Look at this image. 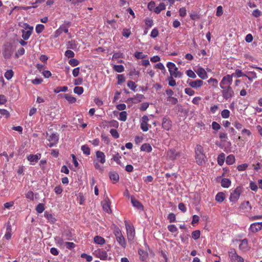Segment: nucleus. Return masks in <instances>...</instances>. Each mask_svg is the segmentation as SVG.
<instances>
[{
    "label": "nucleus",
    "instance_id": "nucleus-18",
    "mask_svg": "<svg viewBox=\"0 0 262 262\" xmlns=\"http://www.w3.org/2000/svg\"><path fill=\"white\" fill-rule=\"evenodd\" d=\"M41 158V154H37L36 155H29L27 156V159L30 161L31 164H33L34 162L36 163Z\"/></svg>",
    "mask_w": 262,
    "mask_h": 262
},
{
    "label": "nucleus",
    "instance_id": "nucleus-52",
    "mask_svg": "<svg viewBox=\"0 0 262 262\" xmlns=\"http://www.w3.org/2000/svg\"><path fill=\"white\" fill-rule=\"evenodd\" d=\"M61 28H60V27L57 29L54 34L51 35V37L52 38H56L62 34V31H61Z\"/></svg>",
    "mask_w": 262,
    "mask_h": 262
},
{
    "label": "nucleus",
    "instance_id": "nucleus-41",
    "mask_svg": "<svg viewBox=\"0 0 262 262\" xmlns=\"http://www.w3.org/2000/svg\"><path fill=\"white\" fill-rule=\"evenodd\" d=\"M68 88L66 86H58L54 90V92L55 93H58L60 92H66L68 91Z\"/></svg>",
    "mask_w": 262,
    "mask_h": 262
},
{
    "label": "nucleus",
    "instance_id": "nucleus-21",
    "mask_svg": "<svg viewBox=\"0 0 262 262\" xmlns=\"http://www.w3.org/2000/svg\"><path fill=\"white\" fill-rule=\"evenodd\" d=\"M198 75L202 79H206L207 78V74L206 71L202 67H200L196 71Z\"/></svg>",
    "mask_w": 262,
    "mask_h": 262
},
{
    "label": "nucleus",
    "instance_id": "nucleus-53",
    "mask_svg": "<svg viewBox=\"0 0 262 262\" xmlns=\"http://www.w3.org/2000/svg\"><path fill=\"white\" fill-rule=\"evenodd\" d=\"M127 86L133 91H136L137 85L135 82L131 80L128 81L127 82Z\"/></svg>",
    "mask_w": 262,
    "mask_h": 262
},
{
    "label": "nucleus",
    "instance_id": "nucleus-6",
    "mask_svg": "<svg viewBox=\"0 0 262 262\" xmlns=\"http://www.w3.org/2000/svg\"><path fill=\"white\" fill-rule=\"evenodd\" d=\"M222 90V94L224 99L228 100L234 96V91L230 86L221 88Z\"/></svg>",
    "mask_w": 262,
    "mask_h": 262
},
{
    "label": "nucleus",
    "instance_id": "nucleus-16",
    "mask_svg": "<svg viewBox=\"0 0 262 262\" xmlns=\"http://www.w3.org/2000/svg\"><path fill=\"white\" fill-rule=\"evenodd\" d=\"M95 254L97 257L99 258L101 260H105L107 258V252L103 250L99 249L95 251Z\"/></svg>",
    "mask_w": 262,
    "mask_h": 262
},
{
    "label": "nucleus",
    "instance_id": "nucleus-38",
    "mask_svg": "<svg viewBox=\"0 0 262 262\" xmlns=\"http://www.w3.org/2000/svg\"><path fill=\"white\" fill-rule=\"evenodd\" d=\"M166 101L167 102H169V103H171L172 105L176 104L178 102V99L172 96L167 97L166 98Z\"/></svg>",
    "mask_w": 262,
    "mask_h": 262
},
{
    "label": "nucleus",
    "instance_id": "nucleus-19",
    "mask_svg": "<svg viewBox=\"0 0 262 262\" xmlns=\"http://www.w3.org/2000/svg\"><path fill=\"white\" fill-rule=\"evenodd\" d=\"M249 248L247 239H244L241 241V244L239 245V249L240 250L242 251H247L249 250Z\"/></svg>",
    "mask_w": 262,
    "mask_h": 262
},
{
    "label": "nucleus",
    "instance_id": "nucleus-43",
    "mask_svg": "<svg viewBox=\"0 0 262 262\" xmlns=\"http://www.w3.org/2000/svg\"><path fill=\"white\" fill-rule=\"evenodd\" d=\"M225 154L224 153H222L219 155L217 158V162L220 165H222L224 162L225 160Z\"/></svg>",
    "mask_w": 262,
    "mask_h": 262
},
{
    "label": "nucleus",
    "instance_id": "nucleus-50",
    "mask_svg": "<svg viewBox=\"0 0 262 262\" xmlns=\"http://www.w3.org/2000/svg\"><path fill=\"white\" fill-rule=\"evenodd\" d=\"M44 210V205L42 203L38 204L36 207V210L39 213H42Z\"/></svg>",
    "mask_w": 262,
    "mask_h": 262
},
{
    "label": "nucleus",
    "instance_id": "nucleus-49",
    "mask_svg": "<svg viewBox=\"0 0 262 262\" xmlns=\"http://www.w3.org/2000/svg\"><path fill=\"white\" fill-rule=\"evenodd\" d=\"M13 74H14V72H13L12 70H8L5 73V77L7 79L9 80L13 77Z\"/></svg>",
    "mask_w": 262,
    "mask_h": 262
},
{
    "label": "nucleus",
    "instance_id": "nucleus-4",
    "mask_svg": "<svg viewBox=\"0 0 262 262\" xmlns=\"http://www.w3.org/2000/svg\"><path fill=\"white\" fill-rule=\"evenodd\" d=\"M228 256L231 262H244V259L237 254L234 249H230L228 251Z\"/></svg>",
    "mask_w": 262,
    "mask_h": 262
},
{
    "label": "nucleus",
    "instance_id": "nucleus-3",
    "mask_svg": "<svg viewBox=\"0 0 262 262\" xmlns=\"http://www.w3.org/2000/svg\"><path fill=\"white\" fill-rule=\"evenodd\" d=\"M166 66L168 69L170 76L174 78H180L182 76V73L178 70V68L174 63L168 62Z\"/></svg>",
    "mask_w": 262,
    "mask_h": 262
},
{
    "label": "nucleus",
    "instance_id": "nucleus-35",
    "mask_svg": "<svg viewBox=\"0 0 262 262\" xmlns=\"http://www.w3.org/2000/svg\"><path fill=\"white\" fill-rule=\"evenodd\" d=\"M235 157L233 155H230L227 156L226 162L228 165H232L235 162Z\"/></svg>",
    "mask_w": 262,
    "mask_h": 262
},
{
    "label": "nucleus",
    "instance_id": "nucleus-23",
    "mask_svg": "<svg viewBox=\"0 0 262 262\" xmlns=\"http://www.w3.org/2000/svg\"><path fill=\"white\" fill-rule=\"evenodd\" d=\"M131 202L133 205L138 208V209L143 210V206L142 204L137 199H136L135 198L132 197L131 198Z\"/></svg>",
    "mask_w": 262,
    "mask_h": 262
},
{
    "label": "nucleus",
    "instance_id": "nucleus-13",
    "mask_svg": "<svg viewBox=\"0 0 262 262\" xmlns=\"http://www.w3.org/2000/svg\"><path fill=\"white\" fill-rule=\"evenodd\" d=\"M12 53V46L9 43H7L4 46L3 55L6 58H9Z\"/></svg>",
    "mask_w": 262,
    "mask_h": 262
},
{
    "label": "nucleus",
    "instance_id": "nucleus-39",
    "mask_svg": "<svg viewBox=\"0 0 262 262\" xmlns=\"http://www.w3.org/2000/svg\"><path fill=\"white\" fill-rule=\"evenodd\" d=\"M138 254L140 255V259L142 261L144 260L147 256V253L142 249L138 250Z\"/></svg>",
    "mask_w": 262,
    "mask_h": 262
},
{
    "label": "nucleus",
    "instance_id": "nucleus-48",
    "mask_svg": "<svg viewBox=\"0 0 262 262\" xmlns=\"http://www.w3.org/2000/svg\"><path fill=\"white\" fill-rule=\"evenodd\" d=\"M11 228L10 226H8L6 229V232L5 234V237L7 239H9L11 238Z\"/></svg>",
    "mask_w": 262,
    "mask_h": 262
},
{
    "label": "nucleus",
    "instance_id": "nucleus-45",
    "mask_svg": "<svg viewBox=\"0 0 262 262\" xmlns=\"http://www.w3.org/2000/svg\"><path fill=\"white\" fill-rule=\"evenodd\" d=\"M146 55L144 54L141 52H136L134 54V56L138 59H144L146 57Z\"/></svg>",
    "mask_w": 262,
    "mask_h": 262
},
{
    "label": "nucleus",
    "instance_id": "nucleus-51",
    "mask_svg": "<svg viewBox=\"0 0 262 262\" xmlns=\"http://www.w3.org/2000/svg\"><path fill=\"white\" fill-rule=\"evenodd\" d=\"M45 29V26L42 24H38L35 27V31L37 34H39L42 32Z\"/></svg>",
    "mask_w": 262,
    "mask_h": 262
},
{
    "label": "nucleus",
    "instance_id": "nucleus-63",
    "mask_svg": "<svg viewBox=\"0 0 262 262\" xmlns=\"http://www.w3.org/2000/svg\"><path fill=\"white\" fill-rule=\"evenodd\" d=\"M65 56L68 58H73L75 56V53L71 50H68L65 52Z\"/></svg>",
    "mask_w": 262,
    "mask_h": 262
},
{
    "label": "nucleus",
    "instance_id": "nucleus-47",
    "mask_svg": "<svg viewBox=\"0 0 262 262\" xmlns=\"http://www.w3.org/2000/svg\"><path fill=\"white\" fill-rule=\"evenodd\" d=\"M230 112L228 110L225 109L221 112V116L223 118H228L230 116Z\"/></svg>",
    "mask_w": 262,
    "mask_h": 262
},
{
    "label": "nucleus",
    "instance_id": "nucleus-58",
    "mask_svg": "<svg viewBox=\"0 0 262 262\" xmlns=\"http://www.w3.org/2000/svg\"><path fill=\"white\" fill-rule=\"evenodd\" d=\"M110 134L115 138L118 139L119 138V134L118 131L115 129H111L110 130Z\"/></svg>",
    "mask_w": 262,
    "mask_h": 262
},
{
    "label": "nucleus",
    "instance_id": "nucleus-31",
    "mask_svg": "<svg viewBox=\"0 0 262 262\" xmlns=\"http://www.w3.org/2000/svg\"><path fill=\"white\" fill-rule=\"evenodd\" d=\"M165 5L164 3H160L158 6L155 8L154 11L157 14H159L162 10L165 9Z\"/></svg>",
    "mask_w": 262,
    "mask_h": 262
},
{
    "label": "nucleus",
    "instance_id": "nucleus-57",
    "mask_svg": "<svg viewBox=\"0 0 262 262\" xmlns=\"http://www.w3.org/2000/svg\"><path fill=\"white\" fill-rule=\"evenodd\" d=\"M81 257L86 259V261H88V262H91L93 260V257L92 256H91L90 255H88L87 254L84 253H82L81 254Z\"/></svg>",
    "mask_w": 262,
    "mask_h": 262
},
{
    "label": "nucleus",
    "instance_id": "nucleus-33",
    "mask_svg": "<svg viewBox=\"0 0 262 262\" xmlns=\"http://www.w3.org/2000/svg\"><path fill=\"white\" fill-rule=\"evenodd\" d=\"M144 98L143 95L137 94L135 97L130 98L132 101L134 103H137L141 101V100Z\"/></svg>",
    "mask_w": 262,
    "mask_h": 262
},
{
    "label": "nucleus",
    "instance_id": "nucleus-55",
    "mask_svg": "<svg viewBox=\"0 0 262 262\" xmlns=\"http://www.w3.org/2000/svg\"><path fill=\"white\" fill-rule=\"evenodd\" d=\"M208 82L209 83H210L212 84V85L214 87V88H216L217 86V85H218V81L215 79V78H210L208 80Z\"/></svg>",
    "mask_w": 262,
    "mask_h": 262
},
{
    "label": "nucleus",
    "instance_id": "nucleus-56",
    "mask_svg": "<svg viewBox=\"0 0 262 262\" xmlns=\"http://www.w3.org/2000/svg\"><path fill=\"white\" fill-rule=\"evenodd\" d=\"M219 138L223 142H226L228 139L227 134L226 133L221 132L219 134Z\"/></svg>",
    "mask_w": 262,
    "mask_h": 262
},
{
    "label": "nucleus",
    "instance_id": "nucleus-14",
    "mask_svg": "<svg viewBox=\"0 0 262 262\" xmlns=\"http://www.w3.org/2000/svg\"><path fill=\"white\" fill-rule=\"evenodd\" d=\"M149 119L147 116H143L142 118V121L141 122L140 127L141 129L143 132H147L149 128H148V121Z\"/></svg>",
    "mask_w": 262,
    "mask_h": 262
},
{
    "label": "nucleus",
    "instance_id": "nucleus-64",
    "mask_svg": "<svg viewBox=\"0 0 262 262\" xmlns=\"http://www.w3.org/2000/svg\"><path fill=\"white\" fill-rule=\"evenodd\" d=\"M248 166V165L247 164L244 163V164H242L238 165L237 167V169H238V171H244V170H245L247 168Z\"/></svg>",
    "mask_w": 262,
    "mask_h": 262
},
{
    "label": "nucleus",
    "instance_id": "nucleus-44",
    "mask_svg": "<svg viewBox=\"0 0 262 262\" xmlns=\"http://www.w3.org/2000/svg\"><path fill=\"white\" fill-rule=\"evenodd\" d=\"M144 21L145 25L148 27V28H151L154 25L153 20L150 18L146 17Z\"/></svg>",
    "mask_w": 262,
    "mask_h": 262
},
{
    "label": "nucleus",
    "instance_id": "nucleus-12",
    "mask_svg": "<svg viewBox=\"0 0 262 262\" xmlns=\"http://www.w3.org/2000/svg\"><path fill=\"white\" fill-rule=\"evenodd\" d=\"M125 227L128 240H133L135 235L134 227L127 224H125Z\"/></svg>",
    "mask_w": 262,
    "mask_h": 262
},
{
    "label": "nucleus",
    "instance_id": "nucleus-25",
    "mask_svg": "<svg viewBox=\"0 0 262 262\" xmlns=\"http://www.w3.org/2000/svg\"><path fill=\"white\" fill-rule=\"evenodd\" d=\"M121 158V157L120 156L119 152H117L115 154L113 155L112 160H113L115 162H116L117 164L120 165L121 166L123 167L124 165L121 162L120 159Z\"/></svg>",
    "mask_w": 262,
    "mask_h": 262
},
{
    "label": "nucleus",
    "instance_id": "nucleus-26",
    "mask_svg": "<svg viewBox=\"0 0 262 262\" xmlns=\"http://www.w3.org/2000/svg\"><path fill=\"white\" fill-rule=\"evenodd\" d=\"M116 238L117 242L121 246H122L123 248L125 247L126 243L125 238L122 235L116 237Z\"/></svg>",
    "mask_w": 262,
    "mask_h": 262
},
{
    "label": "nucleus",
    "instance_id": "nucleus-28",
    "mask_svg": "<svg viewBox=\"0 0 262 262\" xmlns=\"http://www.w3.org/2000/svg\"><path fill=\"white\" fill-rule=\"evenodd\" d=\"M231 181L227 178L222 179L221 184V186L224 188H228L231 185Z\"/></svg>",
    "mask_w": 262,
    "mask_h": 262
},
{
    "label": "nucleus",
    "instance_id": "nucleus-7",
    "mask_svg": "<svg viewBox=\"0 0 262 262\" xmlns=\"http://www.w3.org/2000/svg\"><path fill=\"white\" fill-rule=\"evenodd\" d=\"M47 140L49 143H47V146L50 147L56 146L58 142L59 137L57 134L52 133L50 135H47Z\"/></svg>",
    "mask_w": 262,
    "mask_h": 262
},
{
    "label": "nucleus",
    "instance_id": "nucleus-22",
    "mask_svg": "<svg viewBox=\"0 0 262 262\" xmlns=\"http://www.w3.org/2000/svg\"><path fill=\"white\" fill-rule=\"evenodd\" d=\"M109 177L111 180L113 181V183L115 184L119 181V176L116 171H110L109 172Z\"/></svg>",
    "mask_w": 262,
    "mask_h": 262
},
{
    "label": "nucleus",
    "instance_id": "nucleus-11",
    "mask_svg": "<svg viewBox=\"0 0 262 262\" xmlns=\"http://www.w3.org/2000/svg\"><path fill=\"white\" fill-rule=\"evenodd\" d=\"M187 83L191 88L196 89L203 85V81L201 79H196L194 81L188 79L187 81Z\"/></svg>",
    "mask_w": 262,
    "mask_h": 262
},
{
    "label": "nucleus",
    "instance_id": "nucleus-24",
    "mask_svg": "<svg viewBox=\"0 0 262 262\" xmlns=\"http://www.w3.org/2000/svg\"><path fill=\"white\" fill-rule=\"evenodd\" d=\"M226 195L223 192H219L215 195V201L218 203H222L225 199Z\"/></svg>",
    "mask_w": 262,
    "mask_h": 262
},
{
    "label": "nucleus",
    "instance_id": "nucleus-37",
    "mask_svg": "<svg viewBox=\"0 0 262 262\" xmlns=\"http://www.w3.org/2000/svg\"><path fill=\"white\" fill-rule=\"evenodd\" d=\"M81 149L83 151V153L86 156L90 155V148L87 145H83L81 146Z\"/></svg>",
    "mask_w": 262,
    "mask_h": 262
},
{
    "label": "nucleus",
    "instance_id": "nucleus-46",
    "mask_svg": "<svg viewBox=\"0 0 262 262\" xmlns=\"http://www.w3.org/2000/svg\"><path fill=\"white\" fill-rule=\"evenodd\" d=\"M191 235L194 239L196 240L200 238L201 232L200 230H196L192 232Z\"/></svg>",
    "mask_w": 262,
    "mask_h": 262
},
{
    "label": "nucleus",
    "instance_id": "nucleus-17",
    "mask_svg": "<svg viewBox=\"0 0 262 262\" xmlns=\"http://www.w3.org/2000/svg\"><path fill=\"white\" fill-rule=\"evenodd\" d=\"M103 209L106 212L111 213V209L110 207V202L108 198L105 199L102 202Z\"/></svg>",
    "mask_w": 262,
    "mask_h": 262
},
{
    "label": "nucleus",
    "instance_id": "nucleus-62",
    "mask_svg": "<svg viewBox=\"0 0 262 262\" xmlns=\"http://www.w3.org/2000/svg\"><path fill=\"white\" fill-rule=\"evenodd\" d=\"M186 73L187 76L190 78L194 79L196 77L195 74L191 70L186 71Z\"/></svg>",
    "mask_w": 262,
    "mask_h": 262
},
{
    "label": "nucleus",
    "instance_id": "nucleus-40",
    "mask_svg": "<svg viewBox=\"0 0 262 262\" xmlns=\"http://www.w3.org/2000/svg\"><path fill=\"white\" fill-rule=\"evenodd\" d=\"M113 70L118 73H122L124 71V68L122 65H114Z\"/></svg>",
    "mask_w": 262,
    "mask_h": 262
},
{
    "label": "nucleus",
    "instance_id": "nucleus-5",
    "mask_svg": "<svg viewBox=\"0 0 262 262\" xmlns=\"http://www.w3.org/2000/svg\"><path fill=\"white\" fill-rule=\"evenodd\" d=\"M243 191V188L241 186L237 187L230 193V201L232 203H235L239 199L240 195Z\"/></svg>",
    "mask_w": 262,
    "mask_h": 262
},
{
    "label": "nucleus",
    "instance_id": "nucleus-32",
    "mask_svg": "<svg viewBox=\"0 0 262 262\" xmlns=\"http://www.w3.org/2000/svg\"><path fill=\"white\" fill-rule=\"evenodd\" d=\"M94 241L95 243L99 245H103L105 242L103 237L99 236H95L94 238Z\"/></svg>",
    "mask_w": 262,
    "mask_h": 262
},
{
    "label": "nucleus",
    "instance_id": "nucleus-8",
    "mask_svg": "<svg viewBox=\"0 0 262 262\" xmlns=\"http://www.w3.org/2000/svg\"><path fill=\"white\" fill-rule=\"evenodd\" d=\"M234 74L227 75L223 77L220 83V88L230 86L232 82V78Z\"/></svg>",
    "mask_w": 262,
    "mask_h": 262
},
{
    "label": "nucleus",
    "instance_id": "nucleus-36",
    "mask_svg": "<svg viewBox=\"0 0 262 262\" xmlns=\"http://www.w3.org/2000/svg\"><path fill=\"white\" fill-rule=\"evenodd\" d=\"M64 98L70 103H74L76 101V98L68 94H64Z\"/></svg>",
    "mask_w": 262,
    "mask_h": 262
},
{
    "label": "nucleus",
    "instance_id": "nucleus-9",
    "mask_svg": "<svg viewBox=\"0 0 262 262\" xmlns=\"http://www.w3.org/2000/svg\"><path fill=\"white\" fill-rule=\"evenodd\" d=\"M24 25L25 27L24 29L21 30V37L24 40H28L32 33L33 28V27L30 26L27 24H25Z\"/></svg>",
    "mask_w": 262,
    "mask_h": 262
},
{
    "label": "nucleus",
    "instance_id": "nucleus-29",
    "mask_svg": "<svg viewBox=\"0 0 262 262\" xmlns=\"http://www.w3.org/2000/svg\"><path fill=\"white\" fill-rule=\"evenodd\" d=\"M141 150L150 152L152 150V147L149 143H144L141 146Z\"/></svg>",
    "mask_w": 262,
    "mask_h": 262
},
{
    "label": "nucleus",
    "instance_id": "nucleus-20",
    "mask_svg": "<svg viewBox=\"0 0 262 262\" xmlns=\"http://www.w3.org/2000/svg\"><path fill=\"white\" fill-rule=\"evenodd\" d=\"M179 156V153L174 149H169L167 152V157L171 160H174Z\"/></svg>",
    "mask_w": 262,
    "mask_h": 262
},
{
    "label": "nucleus",
    "instance_id": "nucleus-10",
    "mask_svg": "<svg viewBox=\"0 0 262 262\" xmlns=\"http://www.w3.org/2000/svg\"><path fill=\"white\" fill-rule=\"evenodd\" d=\"M162 128L166 130H169L172 127V121L167 116H165L162 119Z\"/></svg>",
    "mask_w": 262,
    "mask_h": 262
},
{
    "label": "nucleus",
    "instance_id": "nucleus-1",
    "mask_svg": "<svg viewBox=\"0 0 262 262\" xmlns=\"http://www.w3.org/2000/svg\"><path fill=\"white\" fill-rule=\"evenodd\" d=\"M195 158L196 163L199 165L205 164L207 158L204 152L203 147L200 144L196 145L195 150Z\"/></svg>",
    "mask_w": 262,
    "mask_h": 262
},
{
    "label": "nucleus",
    "instance_id": "nucleus-61",
    "mask_svg": "<svg viewBox=\"0 0 262 262\" xmlns=\"http://www.w3.org/2000/svg\"><path fill=\"white\" fill-rule=\"evenodd\" d=\"M168 230L172 233L176 232L178 231L177 227L174 225L170 224L167 227Z\"/></svg>",
    "mask_w": 262,
    "mask_h": 262
},
{
    "label": "nucleus",
    "instance_id": "nucleus-30",
    "mask_svg": "<svg viewBox=\"0 0 262 262\" xmlns=\"http://www.w3.org/2000/svg\"><path fill=\"white\" fill-rule=\"evenodd\" d=\"M44 215L50 223L54 224L56 221V219L52 214H50L46 212Z\"/></svg>",
    "mask_w": 262,
    "mask_h": 262
},
{
    "label": "nucleus",
    "instance_id": "nucleus-27",
    "mask_svg": "<svg viewBox=\"0 0 262 262\" xmlns=\"http://www.w3.org/2000/svg\"><path fill=\"white\" fill-rule=\"evenodd\" d=\"M77 43L74 40L69 41L67 42V48L68 49L75 50L77 49Z\"/></svg>",
    "mask_w": 262,
    "mask_h": 262
},
{
    "label": "nucleus",
    "instance_id": "nucleus-54",
    "mask_svg": "<svg viewBox=\"0 0 262 262\" xmlns=\"http://www.w3.org/2000/svg\"><path fill=\"white\" fill-rule=\"evenodd\" d=\"M83 88L81 86H76L74 89V92L79 95L82 94L83 92Z\"/></svg>",
    "mask_w": 262,
    "mask_h": 262
},
{
    "label": "nucleus",
    "instance_id": "nucleus-34",
    "mask_svg": "<svg viewBox=\"0 0 262 262\" xmlns=\"http://www.w3.org/2000/svg\"><path fill=\"white\" fill-rule=\"evenodd\" d=\"M245 77H246L250 81H252L253 79H256L257 78L256 73L253 71L249 72L247 74H246Z\"/></svg>",
    "mask_w": 262,
    "mask_h": 262
},
{
    "label": "nucleus",
    "instance_id": "nucleus-42",
    "mask_svg": "<svg viewBox=\"0 0 262 262\" xmlns=\"http://www.w3.org/2000/svg\"><path fill=\"white\" fill-rule=\"evenodd\" d=\"M119 119L122 121H125L127 120V113L125 111H122L119 113Z\"/></svg>",
    "mask_w": 262,
    "mask_h": 262
},
{
    "label": "nucleus",
    "instance_id": "nucleus-59",
    "mask_svg": "<svg viewBox=\"0 0 262 262\" xmlns=\"http://www.w3.org/2000/svg\"><path fill=\"white\" fill-rule=\"evenodd\" d=\"M167 219L170 223H173L176 221V215L173 213H169L167 216Z\"/></svg>",
    "mask_w": 262,
    "mask_h": 262
},
{
    "label": "nucleus",
    "instance_id": "nucleus-60",
    "mask_svg": "<svg viewBox=\"0 0 262 262\" xmlns=\"http://www.w3.org/2000/svg\"><path fill=\"white\" fill-rule=\"evenodd\" d=\"M69 64L72 67H75L79 64V61L75 58L71 59L69 61Z\"/></svg>",
    "mask_w": 262,
    "mask_h": 262
},
{
    "label": "nucleus",
    "instance_id": "nucleus-2",
    "mask_svg": "<svg viewBox=\"0 0 262 262\" xmlns=\"http://www.w3.org/2000/svg\"><path fill=\"white\" fill-rule=\"evenodd\" d=\"M106 162V157L104 153L101 151H96V158L94 160V166L95 168L99 170L102 171L103 169L99 163L103 164Z\"/></svg>",
    "mask_w": 262,
    "mask_h": 262
},
{
    "label": "nucleus",
    "instance_id": "nucleus-15",
    "mask_svg": "<svg viewBox=\"0 0 262 262\" xmlns=\"http://www.w3.org/2000/svg\"><path fill=\"white\" fill-rule=\"evenodd\" d=\"M261 229L262 222H256L250 225L249 230L253 233H255L260 230Z\"/></svg>",
    "mask_w": 262,
    "mask_h": 262
}]
</instances>
